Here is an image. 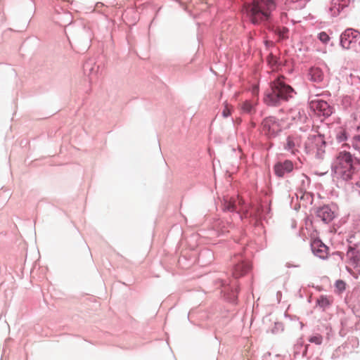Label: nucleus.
<instances>
[{"instance_id": "15", "label": "nucleus", "mask_w": 360, "mask_h": 360, "mask_svg": "<svg viewBox=\"0 0 360 360\" xmlns=\"http://www.w3.org/2000/svg\"><path fill=\"white\" fill-rule=\"evenodd\" d=\"M333 302V298L330 297L321 295L317 300V304L319 307L323 309L328 307Z\"/></svg>"}, {"instance_id": "2", "label": "nucleus", "mask_w": 360, "mask_h": 360, "mask_svg": "<svg viewBox=\"0 0 360 360\" xmlns=\"http://www.w3.org/2000/svg\"><path fill=\"white\" fill-rule=\"evenodd\" d=\"M276 8L275 0H252L244 6L247 16L253 24L268 20Z\"/></svg>"}, {"instance_id": "19", "label": "nucleus", "mask_w": 360, "mask_h": 360, "mask_svg": "<svg viewBox=\"0 0 360 360\" xmlns=\"http://www.w3.org/2000/svg\"><path fill=\"white\" fill-rule=\"evenodd\" d=\"M277 33L278 34L279 37L282 39L288 38V29L287 27H281L277 29Z\"/></svg>"}, {"instance_id": "6", "label": "nucleus", "mask_w": 360, "mask_h": 360, "mask_svg": "<svg viewBox=\"0 0 360 360\" xmlns=\"http://www.w3.org/2000/svg\"><path fill=\"white\" fill-rule=\"evenodd\" d=\"M262 131L267 136H275L281 131L282 126L278 120L274 117L265 118L262 123Z\"/></svg>"}, {"instance_id": "5", "label": "nucleus", "mask_w": 360, "mask_h": 360, "mask_svg": "<svg viewBox=\"0 0 360 360\" xmlns=\"http://www.w3.org/2000/svg\"><path fill=\"white\" fill-rule=\"evenodd\" d=\"M347 269L354 276L360 274V252L355 248H349L347 252Z\"/></svg>"}, {"instance_id": "3", "label": "nucleus", "mask_w": 360, "mask_h": 360, "mask_svg": "<svg viewBox=\"0 0 360 360\" xmlns=\"http://www.w3.org/2000/svg\"><path fill=\"white\" fill-rule=\"evenodd\" d=\"M332 171L336 178L344 181L352 179L358 172L353 165L352 154L345 150L337 154L332 165Z\"/></svg>"}, {"instance_id": "14", "label": "nucleus", "mask_w": 360, "mask_h": 360, "mask_svg": "<svg viewBox=\"0 0 360 360\" xmlns=\"http://www.w3.org/2000/svg\"><path fill=\"white\" fill-rule=\"evenodd\" d=\"M322 143V139L320 136H310L305 142V148L307 152H311L315 149L319 143Z\"/></svg>"}, {"instance_id": "22", "label": "nucleus", "mask_w": 360, "mask_h": 360, "mask_svg": "<svg viewBox=\"0 0 360 360\" xmlns=\"http://www.w3.org/2000/svg\"><path fill=\"white\" fill-rule=\"evenodd\" d=\"M309 341L311 342L315 343L316 345H321L322 342V337L321 335H315L310 338Z\"/></svg>"}, {"instance_id": "20", "label": "nucleus", "mask_w": 360, "mask_h": 360, "mask_svg": "<svg viewBox=\"0 0 360 360\" xmlns=\"http://www.w3.org/2000/svg\"><path fill=\"white\" fill-rule=\"evenodd\" d=\"M232 106L229 105L228 103L224 104V108L222 111V116L224 117H228L231 114Z\"/></svg>"}, {"instance_id": "11", "label": "nucleus", "mask_w": 360, "mask_h": 360, "mask_svg": "<svg viewBox=\"0 0 360 360\" xmlns=\"http://www.w3.org/2000/svg\"><path fill=\"white\" fill-rule=\"evenodd\" d=\"M316 215L326 223L330 222L334 218V212L328 206L319 208L316 211Z\"/></svg>"}, {"instance_id": "21", "label": "nucleus", "mask_w": 360, "mask_h": 360, "mask_svg": "<svg viewBox=\"0 0 360 360\" xmlns=\"http://www.w3.org/2000/svg\"><path fill=\"white\" fill-rule=\"evenodd\" d=\"M346 284L342 280H338L335 282V288L338 292H342L345 290Z\"/></svg>"}, {"instance_id": "13", "label": "nucleus", "mask_w": 360, "mask_h": 360, "mask_svg": "<svg viewBox=\"0 0 360 360\" xmlns=\"http://www.w3.org/2000/svg\"><path fill=\"white\" fill-rule=\"evenodd\" d=\"M308 77L311 81L320 83L323 82L324 79V73L321 68L313 67L309 70Z\"/></svg>"}, {"instance_id": "9", "label": "nucleus", "mask_w": 360, "mask_h": 360, "mask_svg": "<svg viewBox=\"0 0 360 360\" xmlns=\"http://www.w3.org/2000/svg\"><path fill=\"white\" fill-rule=\"evenodd\" d=\"M293 169V164L290 160H285L283 162H278L274 166L275 174L283 177L286 173H290Z\"/></svg>"}, {"instance_id": "23", "label": "nucleus", "mask_w": 360, "mask_h": 360, "mask_svg": "<svg viewBox=\"0 0 360 360\" xmlns=\"http://www.w3.org/2000/svg\"><path fill=\"white\" fill-rule=\"evenodd\" d=\"M319 38L323 43H327L330 39L329 36L324 32L319 34Z\"/></svg>"}, {"instance_id": "26", "label": "nucleus", "mask_w": 360, "mask_h": 360, "mask_svg": "<svg viewBox=\"0 0 360 360\" xmlns=\"http://www.w3.org/2000/svg\"><path fill=\"white\" fill-rule=\"evenodd\" d=\"M330 11H333L334 8H330Z\"/></svg>"}, {"instance_id": "10", "label": "nucleus", "mask_w": 360, "mask_h": 360, "mask_svg": "<svg viewBox=\"0 0 360 360\" xmlns=\"http://www.w3.org/2000/svg\"><path fill=\"white\" fill-rule=\"evenodd\" d=\"M359 32L352 29L346 30L341 35L340 43L344 48H349L352 40L357 37Z\"/></svg>"}, {"instance_id": "17", "label": "nucleus", "mask_w": 360, "mask_h": 360, "mask_svg": "<svg viewBox=\"0 0 360 360\" xmlns=\"http://www.w3.org/2000/svg\"><path fill=\"white\" fill-rule=\"evenodd\" d=\"M347 136L345 129L342 127L339 128V129L337 131V134H336L337 140L339 142H342V141H345L347 139Z\"/></svg>"}, {"instance_id": "12", "label": "nucleus", "mask_w": 360, "mask_h": 360, "mask_svg": "<svg viewBox=\"0 0 360 360\" xmlns=\"http://www.w3.org/2000/svg\"><path fill=\"white\" fill-rule=\"evenodd\" d=\"M300 139L298 136H289L286 140L285 149L291 153H295L300 147Z\"/></svg>"}, {"instance_id": "7", "label": "nucleus", "mask_w": 360, "mask_h": 360, "mask_svg": "<svg viewBox=\"0 0 360 360\" xmlns=\"http://www.w3.org/2000/svg\"><path fill=\"white\" fill-rule=\"evenodd\" d=\"M310 108L319 116L329 117L333 113V108L322 100L311 101Z\"/></svg>"}, {"instance_id": "8", "label": "nucleus", "mask_w": 360, "mask_h": 360, "mask_svg": "<svg viewBox=\"0 0 360 360\" xmlns=\"http://www.w3.org/2000/svg\"><path fill=\"white\" fill-rule=\"evenodd\" d=\"M312 252L317 257L324 259L328 256V248L320 240H314L311 243Z\"/></svg>"}, {"instance_id": "25", "label": "nucleus", "mask_w": 360, "mask_h": 360, "mask_svg": "<svg viewBox=\"0 0 360 360\" xmlns=\"http://www.w3.org/2000/svg\"><path fill=\"white\" fill-rule=\"evenodd\" d=\"M339 13H340V9H339V7H338V8H336V10L333 12L332 16L333 17L337 16Z\"/></svg>"}, {"instance_id": "24", "label": "nucleus", "mask_w": 360, "mask_h": 360, "mask_svg": "<svg viewBox=\"0 0 360 360\" xmlns=\"http://www.w3.org/2000/svg\"><path fill=\"white\" fill-rule=\"evenodd\" d=\"M244 266V264H238L236 266V269H235V272H234V275L236 276H240L241 275H243V272H238V271L242 268H243Z\"/></svg>"}, {"instance_id": "1", "label": "nucleus", "mask_w": 360, "mask_h": 360, "mask_svg": "<svg viewBox=\"0 0 360 360\" xmlns=\"http://www.w3.org/2000/svg\"><path fill=\"white\" fill-rule=\"evenodd\" d=\"M295 94L294 89L284 82L283 77H279L273 81L270 89L264 97V102L271 106L279 105L282 101H287Z\"/></svg>"}, {"instance_id": "18", "label": "nucleus", "mask_w": 360, "mask_h": 360, "mask_svg": "<svg viewBox=\"0 0 360 360\" xmlns=\"http://www.w3.org/2000/svg\"><path fill=\"white\" fill-rule=\"evenodd\" d=\"M352 146L354 150L360 152V134L356 135L352 138Z\"/></svg>"}, {"instance_id": "4", "label": "nucleus", "mask_w": 360, "mask_h": 360, "mask_svg": "<svg viewBox=\"0 0 360 360\" xmlns=\"http://www.w3.org/2000/svg\"><path fill=\"white\" fill-rule=\"evenodd\" d=\"M225 211L237 212L241 214V218L248 217V208L244 205L243 200L239 196L237 198L225 200L223 205Z\"/></svg>"}, {"instance_id": "16", "label": "nucleus", "mask_w": 360, "mask_h": 360, "mask_svg": "<svg viewBox=\"0 0 360 360\" xmlns=\"http://www.w3.org/2000/svg\"><path fill=\"white\" fill-rule=\"evenodd\" d=\"M255 104L246 101L241 104L240 108L243 112L251 114L255 112Z\"/></svg>"}]
</instances>
